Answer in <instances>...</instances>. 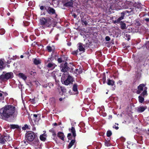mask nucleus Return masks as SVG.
<instances>
[{
	"mask_svg": "<svg viewBox=\"0 0 149 149\" xmlns=\"http://www.w3.org/2000/svg\"><path fill=\"white\" fill-rule=\"evenodd\" d=\"M54 60V58L52 57H50L48 58L47 62H49L51 61H52Z\"/></svg>",
	"mask_w": 149,
	"mask_h": 149,
	"instance_id": "36",
	"label": "nucleus"
},
{
	"mask_svg": "<svg viewBox=\"0 0 149 149\" xmlns=\"http://www.w3.org/2000/svg\"><path fill=\"white\" fill-rule=\"evenodd\" d=\"M139 100V102L142 103L144 100V98L141 96H139L138 97Z\"/></svg>",
	"mask_w": 149,
	"mask_h": 149,
	"instance_id": "24",
	"label": "nucleus"
},
{
	"mask_svg": "<svg viewBox=\"0 0 149 149\" xmlns=\"http://www.w3.org/2000/svg\"><path fill=\"white\" fill-rule=\"evenodd\" d=\"M146 47L147 48H149V42H147L146 44Z\"/></svg>",
	"mask_w": 149,
	"mask_h": 149,
	"instance_id": "42",
	"label": "nucleus"
},
{
	"mask_svg": "<svg viewBox=\"0 0 149 149\" xmlns=\"http://www.w3.org/2000/svg\"><path fill=\"white\" fill-rule=\"evenodd\" d=\"M3 136H2L1 137H0V140H4V139L3 138Z\"/></svg>",
	"mask_w": 149,
	"mask_h": 149,
	"instance_id": "46",
	"label": "nucleus"
},
{
	"mask_svg": "<svg viewBox=\"0 0 149 149\" xmlns=\"http://www.w3.org/2000/svg\"><path fill=\"white\" fill-rule=\"evenodd\" d=\"M63 99V98H60L59 99V100L60 101H61Z\"/></svg>",
	"mask_w": 149,
	"mask_h": 149,
	"instance_id": "52",
	"label": "nucleus"
},
{
	"mask_svg": "<svg viewBox=\"0 0 149 149\" xmlns=\"http://www.w3.org/2000/svg\"><path fill=\"white\" fill-rule=\"evenodd\" d=\"M24 127H25V128H28V125H24Z\"/></svg>",
	"mask_w": 149,
	"mask_h": 149,
	"instance_id": "49",
	"label": "nucleus"
},
{
	"mask_svg": "<svg viewBox=\"0 0 149 149\" xmlns=\"http://www.w3.org/2000/svg\"><path fill=\"white\" fill-rule=\"evenodd\" d=\"M9 66H10V65H8V67H9Z\"/></svg>",
	"mask_w": 149,
	"mask_h": 149,
	"instance_id": "64",
	"label": "nucleus"
},
{
	"mask_svg": "<svg viewBox=\"0 0 149 149\" xmlns=\"http://www.w3.org/2000/svg\"><path fill=\"white\" fill-rule=\"evenodd\" d=\"M23 57H24V56L23 55H21L20 56V57L21 58H23Z\"/></svg>",
	"mask_w": 149,
	"mask_h": 149,
	"instance_id": "54",
	"label": "nucleus"
},
{
	"mask_svg": "<svg viewBox=\"0 0 149 149\" xmlns=\"http://www.w3.org/2000/svg\"><path fill=\"white\" fill-rule=\"evenodd\" d=\"M71 133H69L68 135V137L69 139L70 140L72 139L71 138Z\"/></svg>",
	"mask_w": 149,
	"mask_h": 149,
	"instance_id": "34",
	"label": "nucleus"
},
{
	"mask_svg": "<svg viewBox=\"0 0 149 149\" xmlns=\"http://www.w3.org/2000/svg\"><path fill=\"white\" fill-rule=\"evenodd\" d=\"M113 127L114 128V127ZM114 128L116 129V130H118V127L117 126H116L114 127Z\"/></svg>",
	"mask_w": 149,
	"mask_h": 149,
	"instance_id": "47",
	"label": "nucleus"
},
{
	"mask_svg": "<svg viewBox=\"0 0 149 149\" xmlns=\"http://www.w3.org/2000/svg\"><path fill=\"white\" fill-rule=\"evenodd\" d=\"M33 116L35 118L34 120H36L37 119L36 118L38 116V115L36 114H34Z\"/></svg>",
	"mask_w": 149,
	"mask_h": 149,
	"instance_id": "43",
	"label": "nucleus"
},
{
	"mask_svg": "<svg viewBox=\"0 0 149 149\" xmlns=\"http://www.w3.org/2000/svg\"><path fill=\"white\" fill-rule=\"evenodd\" d=\"M75 142V139H74L71 140L69 145L68 146V148H70L71 147L74 145Z\"/></svg>",
	"mask_w": 149,
	"mask_h": 149,
	"instance_id": "16",
	"label": "nucleus"
},
{
	"mask_svg": "<svg viewBox=\"0 0 149 149\" xmlns=\"http://www.w3.org/2000/svg\"><path fill=\"white\" fill-rule=\"evenodd\" d=\"M69 130H70L72 134V135L74 137V139H75V137L76 136V131L75 128L73 127H72L71 129L70 130V129H69Z\"/></svg>",
	"mask_w": 149,
	"mask_h": 149,
	"instance_id": "12",
	"label": "nucleus"
},
{
	"mask_svg": "<svg viewBox=\"0 0 149 149\" xmlns=\"http://www.w3.org/2000/svg\"><path fill=\"white\" fill-rule=\"evenodd\" d=\"M73 5V1H70L65 3L64 4V6L67 7H72Z\"/></svg>",
	"mask_w": 149,
	"mask_h": 149,
	"instance_id": "15",
	"label": "nucleus"
},
{
	"mask_svg": "<svg viewBox=\"0 0 149 149\" xmlns=\"http://www.w3.org/2000/svg\"><path fill=\"white\" fill-rule=\"evenodd\" d=\"M45 9H46V8H45ZM47 11L49 14H55V10L53 8H52L50 7H48L47 9Z\"/></svg>",
	"mask_w": 149,
	"mask_h": 149,
	"instance_id": "7",
	"label": "nucleus"
},
{
	"mask_svg": "<svg viewBox=\"0 0 149 149\" xmlns=\"http://www.w3.org/2000/svg\"><path fill=\"white\" fill-rule=\"evenodd\" d=\"M36 136L33 132L28 133L26 134V139L30 141H32L35 138Z\"/></svg>",
	"mask_w": 149,
	"mask_h": 149,
	"instance_id": "4",
	"label": "nucleus"
},
{
	"mask_svg": "<svg viewBox=\"0 0 149 149\" xmlns=\"http://www.w3.org/2000/svg\"><path fill=\"white\" fill-rule=\"evenodd\" d=\"M72 81L73 79L72 77L70 76L69 75L67 79L64 82L65 85H68L69 84L72 83Z\"/></svg>",
	"mask_w": 149,
	"mask_h": 149,
	"instance_id": "6",
	"label": "nucleus"
},
{
	"mask_svg": "<svg viewBox=\"0 0 149 149\" xmlns=\"http://www.w3.org/2000/svg\"><path fill=\"white\" fill-rule=\"evenodd\" d=\"M47 48L49 52H51L52 51V47L50 46H47Z\"/></svg>",
	"mask_w": 149,
	"mask_h": 149,
	"instance_id": "35",
	"label": "nucleus"
},
{
	"mask_svg": "<svg viewBox=\"0 0 149 149\" xmlns=\"http://www.w3.org/2000/svg\"><path fill=\"white\" fill-rule=\"evenodd\" d=\"M81 21L82 23H84L86 26L87 25L88 23L84 18H82L81 19Z\"/></svg>",
	"mask_w": 149,
	"mask_h": 149,
	"instance_id": "27",
	"label": "nucleus"
},
{
	"mask_svg": "<svg viewBox=\"0 0 149 149\" xmlns=\"http://www.w3.org/2000/svg\"><path fill=\"white\" fill-rule=\"evenodd\" d=\"M140 62V64L141 65H144L145 64V62L146 61V60L145 59H143V60L140 59L139 60Z\"/></svg>",
	"mask_w": 149,
	"mask_h": 149,
	"instance_id": "29",
	"label": "nucleus"
},
{
	"mask_svg": "<svg viewBox=\"0 0 149 149\" xmlns=\"http://www.w3.org/2000/svg\"><path fill=\"white\" fill-rule=\"evenodd\" d=\"M5 30L3 29H0V34L1 35H3L5 33Z\"/></svg>",
	"mask_w": 149,
	"mask_h": 149,
	"instance_id": "31",
	"label": "nucleus"
},
{
	"mask_svg": "<svg viewBox=\"0 0 149 149\" xmlns=\"http://www.w3.org/2000/svg\"><path fill=\"white\" fill-rule=\"evenodd\" d=\"M112 134V133L110 131H108L107 132V135L108 137L110 136Z\"/></svg>",
	"mask_w": 149,
	"mask_h": 149,
	"instance_id": "33",
	"label": "nucleus"
},
{
	"mask_svg": "<svg viewBox=\"0 0 149 149\" xmlns=\"http://www.w3.org/2000/svg\"><path fill=\"white\" fill-rule=\"evenodd\" d=\"M13 74L12 72H8L5 74H2L0 76V79L3 80L5 79H8L11 78Z\"/></svg>",
	"mask_w": 149,
	"mask_h": 149,
	"instance_id": "5",
	"label": "nucleus"
},
{
	"mask_svg": "<svg viewBox=\"0 0 149 149\" xmlns=\"http://www.w3.org/2000/svg\"><path fill=\"white\" fill-rule=\"evenodd\" d=\"M30 74H31V75H33V74L34 73V72H33V71H31L30 72Z\"/></svg>",
	"mask_w": 149,
	"mask_h": 149,
	"instance_id": "48",
	"label": "nucleus"
},
{
	"mask_svg": "<svg viewBox=\"0 0 149 149\" xmlns=\"http://www.w3.org/2000/svg\"><path fill=\"white\" fill-rule=\"evenodd\" d=\"M61 89L63 92H65L66 89L64 87H61Z\"/></svg>",
	"mask_w": 149,
	"mask_h": 149,
	"instance_id": "38",
	"label": "nucleus"
},
{
	"mask_svg": "<svg viewBox=\"0 0 149 149\" xmlns=\"http://www.w3.org/2000/svg\"><path fill=\"white\" fill-rule=\"evenodd\" d=\"M10 127L13 129H15V128L18 129L19 128V126L17 125H10Z\"/></svg>",
	"mask_w": 149,
	"mask_h": 149,
	"instance_id": "21",
	"label": "nucleus"
},
{
	"mask_svg": "<svg viewBox=\"0 0 149 149\" xmlns=\"http://www.w3.org/2000/svg\"><path fill=\"white\" fill-rule=\"evenodd\" d=\"M67 63H65L64 65V66L62 68L61 70V71L63 72H65L67 71V70H68L69 68L67 66Z\"/></svg>",
	"mask_w": 149,
	"mask_h": 149,
	"instance_id": "9",
	"label": "nucleus"
},
{
	"mask_svg": "<svg viewBox=\"0 0 149 149\" xmlns=\"http://www.w3.org/2000/svg\"><path fill=\"white\" fill-rule=\"evenodd\" d=\"M40 139L41 140L44 141L46 139V136L45 135L42 134L40 135Z\"/></svg>",
	"mask_w": 149,
	"mask_h": 149,
	"instance_id": "23",
	"label": "nucleus"
},
{
	"mask_svg": "<svg viewBox=\"0 0 149 149\" xmlns=\"http://www.w3.org/2000/svg\"><path fill=\"white\" fill-rule=\"evenodd\" d=\"M74 17H77V15H76V14H74Z\"/></svg>",
	"mask_w": 149,
	"mask_h": 149,
	"instance_id": "55",
	"label": "nucleus"
},
{
	"mask_svg": "<svg viewBox=\"0 0 149 149\" xmlns=\"http://www.w3.org/2000/svg\"><path fill=\"white\" fill-rule=\"evenodd\" d=\"M11 62V61H9V60H8L7 61V63L8 64H10Z\"/></svg>",
	"mask_w": 149,
	"mask_h": 149,
	"instance_id": "51",
	"label": "nucleus"
},
{
	"mask_svg": "<svg viewBox=\"0 0 149 149\" xmlns=\"http://www.w3.org/2000/svg\"><path fill=\"white\" fill-rule=\"evenodd\" d=\"M58 61L59 63H61L63 61L61 58H59L58 59Z\"/></svg>",
	"mask_w": 149,
	"mask_h": 149,
	"instance_id": "41",
	"label": "nucleus"
},
{
	"mask_svg": "<svg viewBox=\"0 0 149 149\" xmlns=\"http://www.w3.org/2000/svg\"><path fill=\"white\" fill-rule=\"evenodd\" d=\"M105 39L107 41H109L110 40V38L108 36H107L105 37Z\"/></svg>",
	"mask_w": 149,
	"mask_h": 149,
	"instance_id": "40",
	"label": "nucleus"
},
{
	"mask_svg": "<svg viewBox=\"0 0 149 149\" xmlns=\"http://www.w3.org/2000/svg\"><path fill=\"white\" fill-rule=\"evenodd\" d=\"M124 14L123 13H121V16L117 20H116L114 21V23H118L120 22V21L123 19L124 17Z\"/></svg>",
	"mask_w": 149,
	"mask_h": 149,
	"instance_id": "11",
	"label": "nucleus"
},
{
	"mask_svg": "<svg viewBox=\"0 0 149 149\" xmlns=\"http://www.w3.org/2000/svg\"><path fill=\"white\" fill-rule=\"evenodd\" d=\"M4 63L3 61L0 60V70H1L3 68Z\"/></svg>",
	"mask_w": 149,
	"mask_h": 149,
	"instance_id": "25",
	"label": "nucleus"
},
{
	"mask_svg": "<svg viewBox=\"0 0 149 149\" xmlns=\"http://www.w3.org/2000/svg\"><path fill=\"white\" fill-rule=\"evenodd\" d=\"M49 131L50 132H52L53 136H56V134L55 132L54 131L53 129H52L51 130H50Z\"/></svg>",
	"mask_w": 149,
	"mask_h": 149,
	"instance_id": "32",
	"label": "nucleus"
},
{
	"mask_svg": "<svg viewBox=\"0 0 149 149\" xmlns=\"http://www.w3.org/2000/svg\"><path fill=\"white\" fill-rule=\"evenodd\" d=\"M76 71H75L77 72V70H78V69H76Z\"/></svg>",
	"mask_w": 149,
	"mask_h": 149,
	"instance_id": "60",
	"label": "nucleus"
},
{
	"mask_svg": "<svg viewBox=\"0 0 149 149\" xmlns=\"http://www.w3.org/2000/svg\"><path fill=\"white\" fill-rule=\"evenodd\" d=\"M145 85L144 84H140L138 87L137 88V91L136 93L138 94H139L142 91H143V89H144L143 92L141 93V96H147V88L145 87Z\"/></svg>",
	"mask_w": 149,
	"mask_h": 149,
	"instance_id": "2",
	"label": "nucleus"
},
{
	"mask_svg": "<svg viewBox=\"0 0 149 149\" xmlns=\"http://www.w3.org/2000/svg\"><path fill=\"white\" fill-rule=\"evenodd\" d=\"M44 9V7L43 6H42L40 7V9L41 10H43Z\"/></svg>",
	"mask_w": 149,
	"mask_h": 149,
	"instance_id": "45",
	"label": "nucleus"
},
{
	"mask_svg": "<svg viewBox=\"0 0 149 149\" xmlns=\"http://www.w3.org/2000/svg\"><path fill=\"white\" fill-rule=\"evenodd\" d=\"M26 128L24 126V127H22V129L24 130H26Z\"/></svg>",
	"mask_w": 149,
	"mask_h": 149,
	"instance_id": "50",
	"label": "nucleus"
},
{
	"mask_svg": "<svg viewBox=\"0 0 149 149\" xmlns=\"http://www.w3.org/2000/svg\"><path fill=\"white\" fill-rule=\"evenodd\" d=\"M43 86L45 87H47V85H45L44 86Z\"/></svg>",
	"mask_w": 149,
	"mask_h": 149,
	"instance_id": "57",
	"label": "nucleus"
},
{
	"mask_svg": "<svg viewBox=\"0 0 149 149\" xmlns=\"http://www.w3.org/2000/svg\"><path fill=\"white\" fill-rule=\"evenodd\" d=\"M54 125H55V126L57 125V124L56 123H54Z\"/></svg>",
	"mask_w": 149,
	"mask_h": 149,
	"instance_id": "56",
	"label": "nucleus"
},
{
	"mask_svg": "<svg viewBox=\"0 0 149 149\" xmlns=\"http://www.w3.org/2000/svg\"><path fill=\"white\" fill-rule=\"evenodd\" d=\"M4 97L3 96V94L2 93H0V100H3Z\"/></svg>",
	"mask_w": 149,
	"mask_h": 149,
	"instance_id": "37",
	"label": "nucleus"
},
{
	"mask_svg": "<svg viewBox=\"0 0 149 149\" xmlns=\"http://www.w3.org/2000/svg\"><path fill=\"white\" fill-rule=\"evenodd\" d=\"M120 25L122 29H124L126 28V24L125 23L121 21L120 22Z\"/></svg>",
	"mask_w": 149,
	"mask_h": 149,
	"instance_id": "18",
	"label": "nucleus"
},
{
	"mask_svg": "<svg viewBox=\"0 0 149 149\" xmlns=\"http://www.w3.org/2000/svg\"><path fill=\"white\" fill-rule=\"evenodd\" d=\"M7 15H10V13H7Z\"/></svg>",
	"mask_w": 149,
	"mask_h": 149,
	"instance_id": "58",
	"label": "nucleus"
},
{
	"mask_svg": "<svg viewBox=\"0 0 149 149\" xmlns=\"http://www.w3.org/2000/svg\"><path fill=\"white\" fill-rule=\"evenodd\" d=\"M33 62L36 65H38L41 63V62L39 60L36 59H34Z\"/></svg>",
	"mask_w": 149,
	"mask_h": 149,
	"instance_id": "26",
	"label": "nucleus"
},
{
	"mask_svg": "<svg viewBox=\"0 0 149 149\" xmlns=\"http://www.w3.org/2000/svg\"><path fill=\"white\" fill-rule=\"evenodd\" d=\"M79 50L80 51H84V48L83 47L81 43L79 44Z\"/></svg>",
	"mask_w": 149,
	"mask_h": 149,
	"instance_id": "19",
	"label": "nucleus"
},
{
	"mask_svg": "<svg viewBox=\"0 0 149 149\" xmlns=\"http://www.w3.org/2000/svg\"><path fill=\"white\" fill-rule=\"evenodd\" d=\"M15 107L12 105H7L0 109V114L2 119L8 118L13 117L15 118L17 115V111Z\"/></svg>",
	"mask_w": 149,
	"mask_h": 149,
	"instance_id": "1",
	"label": "nucleus"
},
{
	"mask_svg": "<svg viewBox=\"0 0 149 149\" xmlns=\"http://www.w3.org/2000/svg\"><path fill=\"white\" fill-rule=\"evenodd\" d=\"M51 100L53 101H54V98H51Z\"/></svg>",
	"mask_w": 149,
	"mask_h": 149,
	"instance_id": "53",
	"label": "nucleus"
},
{
	"mask_svg": "<svg viewBox=\"0 0 149 149\" xmlns=\"http://www.w3.org/2000/svg\"><path fill=\"white\" fill-rule=\"evenodd\" d=\"M114 84V81L113 80H108L107 84L109 85L113 86Z\"/></svg>",
	"mask_w": 149,
	"mask_h": 149,
	"instance_id": "22",
	"label": "nucleus"
},
{
	"mask_svg": "<svg viewBox=\"0 0 149 149\" xmlns=\"http://www.w3.org/2000/svg\"><path fill=\"white\" fill-rule=\"evenodd\" d=\"M51 19L50 18L47 17L46 19L43 17L40 19V22L41 24L45 26L50 27L51 25Z\"/></svg>",
	"mask_w": 149,
	"mask_h": 149,
	"instance_id": "3",
	"label": "nucleus"
},
{
	"mask_svg": "<svg viewBox=\"0 0 149 149\" xmlns=\"http://www.w3.org/2000/svg\"><path fill=\"white\" fill-rule=\"evenodd\" d=\"M145 20L147 22H149V18H146Z\"/></svg>",
	"mask_w": 149,
	"mask_h": 149,
	"instance_id": "44",
	"label": "nucleus"
},
{
	"mask_svg": "<svg viewBox=\"0 0 149 149\" xmlns=\"http://www.w3.org/2000/svg\"><path fill=\"white\" fill-rule=\"evenodd\" d=\"M146 107H141L138 108L137 111L138 112L141 113L143 112L146 109Z\"/></svg>",
	"mask_w": 149,
	"mask_h": 149,
	"instance_id": "14",
	"label": "nucleus"
},
{
	"mask_svg": "<svg viewBox=\"0 0 149 149\" xmlns=\"http://www.w3.org/2000/svg\"><path fill=\"white\" fill-rule=\"evenodd\" d=\"M19 76L23 79L24 80H25L27 78V77L26 75L22 73H20L19 74Z\"/></svg>",
	"mask_w": 149,
	"mask_h": 149,
	"instance_id": "17",
	"label": "nucleus"
},
{
	"mask_svg": "<svg viewBox=\"0 0 149 149\" xmlns=\"http://www.w3.org/2000/svg\"><path fill=\"white\" fill-rule=\"evenodd\" d=\"M109 140L107 141L106 140L105 142V144L106 146H109L110 145V143L109 142Z\"/></svg>",
	"mask_w": 149,
	"mask_h": 149,
	"instance_id": "30",
	"label": "nucleus"
},
{
	"mask_svg": "<svg viewBox=\"0 0 149 149\" xmlns=\"http://www.w3.org/2000/svg\"><path fill=\"white\" fill-rule=\"evenodd\" d=\"M49 68H54L55 67V64L54 63H49L47 66Z\"/></svg>",
	"mask_w": 149,
	"mask_h": 149,
	"instance_id": "20",
	"label": "nucleus"
},
{
	"mask_svg": "<svg viewBox=\"0 0 149 149\" xmlns=\"http://www.w3.org/2000/svg\"><path fill=\"white\" fill-rule=\"evenodd\" d=\"M124 14L123 13H121V16L117 20H116L114 21V23H118L120 22V21L123 19L124 17Z\"/></svg>",
	"mask_w": 149,
	"mask_h": 149,
	"instance_id": "10",
	"label": "nucleus"
},
{
	"mask_svg": "<svg viewBox=\"0 0 149 149\" xmlns=\"http://www.w3.org/2000/svg\"><path fill=\"white\" fill-rule=\"evenodd\" d=\"M78 52V50H77L76 51H74L72 52V54H77V53Z\"/></svg>",
	"mask_w": 149,
	"mask_h": 149,
	"instance_id": "39",
	"label": "nucleus"
},
{
	"mask_svg": "<svg viewBox=\"0 0 149 149\" xmlns=\"http://www.w3.org/2000/svg\"><path fill=\"white\" fill-rule=\"evenodd\" d=\"M57 136L62 140H64V136L63 132H59L58 133Z\"/></svg>",
	"mask_w": 149,
	"mask_h": 149,
	"instance_id": "13",
	"label": "nucleus"
},
{
	"mask_svg": "<svg viewBox=\"0 0 149 149\" xmlns=\"http://www.w3.org/2000/svg\"><path fill=\"white\" fill-rule=\"evenodd\" d=\"M9 136L3 135V138L4 140H0V143H4L6 141H10Z\"/></svg>",
	"mask_w": 149,
	"mask_h": 149,
	"instance_id": "8",
	"label": "nucleus"
},
{
	"mask_svg": "<svg viewBox=\"0 0 149 149\" xmlns=\"http://www.w3.org/2000/svg\"><path fill=\"white\" fill-rule=\"evenodd\" d=\"M8 57V58H9L10 57V56H9Z\"/></svg>",
	"mask_w": 149,
	"mask_h": 149,
	"instance_id": "61",
	"label": "nucleus"
},
{
	"mask_svg": "<svg viewBox=\"0 0 149 149\" xmlns=\"http://www.w3.org/2000/svg\"><path fill=\"white\" fill-rule=\"evenodd\" d=\"M73 91H77V86L76 84H75L74 85L73 87Z\"/></svg>",
	"mask_w": 149,
	"mask_h": 149,
	"instance_id": "28",
	"label": "nucleus"
},
{
	"mask_svg": "<svg viewBox=\"0 0 149 149\" xmlns=\"http://www.w3.org/2000/svg\"><path fill=\"white\" fill-rule=\"evenodd\" d=\"M76 71H75L77 72V70H78V69H76Z\"/></svg>",
	"mask_w": 149,
	"mask_h": 149,
	"instance_id": "59",
	"label": "nucleus"
},
{
	"mask_svg": "<svg viewBox=\"0 0 149 149\" xmlns=\"http://www.w3.org/2000/svg\"><path fill=\"white\" fill-rule=\"evenodd\" d=\"M10 59H13L12 58H11Z\"/></svg>",
	"mask_w": 149,
	"mask_h": 149,
	"instance_id": "62",
	"label": "nucleus"
},
{
	"mask_svg": "<svg viewBox=\"0 0 149 149\" xmlns=\"http://www.w3.org/2000/svg\"><path fill=\"white\" fill-rule=\"evenodd\" d=\"M129 39H130V38H128V39H127L128 40H129Z\"/></svg>",
	"mask_w": 149,
	"mask_h": 149,
	"instance_id": "63",
	"label": "nucleus"
}]
</instances>
